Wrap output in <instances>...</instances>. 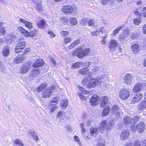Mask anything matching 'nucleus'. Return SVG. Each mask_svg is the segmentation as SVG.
Masks as SVG:
<instances>
[{
    "label": "nucleus",
    "mask_w": 146,
    "mask_h": 146,
    "mask_svg": "<svg viewBox=\"0 0 146 146\" xmlns=\"http://www.w3.org/2000/svg\"><path fill=\"white\" fill-rule=\"evenodd\" d=\"M132 121V119L130 117H126L124 119V122L125 125H127L130 124Z\"/></svg>",
    "instance_id": "72a5a7b5"
},
{
    "label": "nucleus",
    "mask_w": 146,
    "mask_h": 146,
    "mask_svg": "<svg viewBox=\"0 0 146 146\" xmlns=\"http://www.w3.org/2000/svg\"><path fill=\"white\" fill-rule=\"evenodd\" d=\"M5 42L7 44H9L13 42L16 39L15 35H8L7 37Z\"/></svg>",
    "instance_id": "aec40b11"
},
{
    "label": "nucleus",
    "mask_w": 146,
    "mask_h": 146,
    "mask_svg": "<svg viewBox=\"0 0 146 146\" xmlns=\"http://www.w3.org/2000/svg\"><path fill=\"white\" fill-rule=\"evenodd\" d=\"M113 124L109 122L108 123L106 120H103L102 121L100 124L99 129L101 130H104L106 129L109 130L111 129L113 126Z\"/></svg>",
    "instance_id": "20e7f679"
},
{
    "label": "nucleus",
    "mask_w": 146,
    "mask_h": 146,
    "mask_svg": "<svg viewBox=\"0 0 146 146\" xmlns=\"http://www.w3.org/2000/svg\"><path fill=\"white\" fill-rule=\"evenodd\" d=\"M89 72V69L87 68H83L82 69H79L78 72L80 74L83 75L86 74Z\"/></svg>",
    "instance_id": "bb28decb"
},
{
    "label": "nucleus",
    "mask_w": 146,
    "mask_h": 146,
    "mask_svg": "<svg viewBox=\"0 0 146 146\" xmlns=\"http://www.w3.org/2000/svg\"><path fill=\"white\" fill-rule=\"evenodd\" d=\"M142 31L143 33L146 34V24L143 26L142 29Z\"/></svg>",
    "instance_id": "e2e57ef3"
},
{
    "label": "nucleus",
    "mask_w": 146,
    "mask_h": 146,
    "mask_svg": "<svg viewBox=\"0 0 146 146\" xmlns=\"http://www.w3.org/2000/svg\"><path fill=\"white\" fill-rule=\"evenodd\" d=\"M112 113L116 117L120 116L122 113L121 110L117 105H113L111 108Z\"/></svg>",
    "instance_id": "423d86ee"
},
{
    "label": "nucleus",
    "mask_w": 146,
    "mask_h": 146,
    "mask_svg": "<svg viewBox=\"0 0 146 146\" xmlns=\"http://www.w3.org/2000/svg\"><path fill=\"white\" fill-rule=\"evenodd\" d=\"M90 52V49L88 48L82 49L81 48L76 49L72 53V55L74 56L77 55L79 58H81L86 56L89 54Z\"/></svg>",
    "instance_id": "f03ea898"
},
{
    "label": "nucleus",
    "mask_w": 146,
    "mask_h": 146,
    "mask_svg": "<svg viewBox=\"0 0 146 146\" xmlns=\"http://www.w3.org/2000/svg\"><path fill=\"white\" fill-rule=\"evenodd\" d=\"M6 33L5 29L4 28L0 29V34L4 35Z\"/></svg>",
    "instance_id": "680f3d73"
},
{
    "label": "nucleus",
    "mask_w": 146,
    "mask_h": 146,
    "mask_svg": "<svg viewBox=\"0 0 146 146\" xmlns=\"http://www.w3.org/2000/svg\"><path fill=\"white\" fill-rule=\"evenodd\" d=\"M59 100V98L58 97H56L53 98L51 100V102L53 103H57Z\"/></svg>",
    "instance_id": "603ef678"
},
{
    "label": "nucleus",
    "mask_w": 146,
    "mask_h": 146,
    "mask_svg": "<svg viewBox=\"0 0 146 146\" xmlns=\"http://www.w3.org/2000/svg\"><path fill=\"white\" fill-rule=\"evenodd\" d=\"M65 114V113L63 111H60L58 113L57 116L59 117H61L63 116Z\"/></svg>",
    "instance_id": "09e8293b"
},
{
    "label": "nucleus",
    "mask_w": 146,
    "mask_h": 146,
    "mask_svg": "<svg viewBox=\"0 0 146 146\" xmlns=\"http://www.w3.org/2000/svg\"><path fill=\"white\" fill-rule=\"evenodd\" d=\"M31 63L28 62L25 64L20 68V72L22 74H25L27 73L31 68Z\"/></svg>",
    "instance_id": "0eeeda50"
},
{
    "label": "nucleus",
    "mask_w": 146,
    "mask_h": 146,
    "mask_svg": "<svg viewBox=\"0 0 146 146\" xmlns=\"http://www.w3.org/2000/svg\"><path fill=\"white\" fill-rule=\"evenodd\" d=\"M69 34V32L67 31H62L60 33L61 36L63 37L67 36Z\"/></svg>",
    "instance_id": "a18cd8bd"
},
{
    "label": "nucleus",
    "mask_w": 146,
    "mask_h": 146,
    "mask_svg": "<svg viewBox=\"0 0 146 146\" xmlns=\"http://www.w3.org/2000/svg\"><path fill=\"white\" fill-rule=\"evenodd\" d=\"M121 27H117L114 31L113 33V35H115L116 34L119 32V31L121 30Z\"/></svg>",
    "instance_id": "de8ad7c7"
},
{
    "label": "nucleus",
    "mask_w": 146,
    "mask_h": 146,
    "mask_svg": "<svg viewBox=\"0 0 146 146\" xmlns=\"http://www.w3.org/2000/svg\"><path fill=\"white\" fill-rule=\"evenodd\" d=\"M40 71L39 69H35L30 72V76H36L40 74Z\"/></svg>",
    "instance_id": "f704fd0d"
},
{
    "label": "nucleus",
    "mask_w": 146,
    "mask_h": 146,
    "mask_svg": "<svg viewBox=\"0 0 146 146\" xmlns=\"http://www.w3.org/2000/svg\"><path fill=\"white\" fill-rule=\"evenodd\" d=\"M129 131L127 129L123 130L121 132L120 136V139H126L129 136Z\"/></svg>",
    "instance_id": "6ab92c4d"
},
{
    "label": "nucleus",
    "mask_w": 146,
    "mask_h": 146,
    "mask_svg": "<svg viewBox=\"0 0 146 146\" xmlns=\"http://www.w3.org/2000/svg\"><path fill=\"white\" fill-rule=\"evenodd\" d=\"M140 117L139 116H135L133 117V120L135 121H138L139 120Z\"/></svg>",
    "instance_id": "338daca9"
},
{
    "label": "nucleus",
    "mask_w": 146,
    "mask_h": 146,
    "mask_svg": "<svg viewBox=\"0 0 146 146\" xmlns=\"http://www.w3.org/2000/svg\"><path fill=\"white\" fill-rule=\"evenodd\" d=\"M100 100L99 97L96 94L94 95L90 100V102L91 104L93 106L97 105Z\"/></svg>",
    "instance_id": "9b49d317"
},
{
    "label": "nucleus",
    "mask_w": 146,
    "mask_h": 146,
    "mask_svg": "<svg viewBox=\"0 0 146 146\" xmlns=\"http://www.w3.org/2000/svg\"><path fill=\"white\" fill-rule=\"evenodd\" d=\"M81 66H82L81 62H77L76 63L72 64L71 67L72 68H79Z\"/></svg>",
    "instance_id": "e433bc0d"
},
{
    "label": "nucleus",
    "mask_w": 146,
    "mask_h": 146,
    "mask_svg": "<svg viewBox=\"0 0 146 146\" xmlns=\"http://www.w3.org/2000/svg\"><path fill=\"white\" fill-rule=\"evenodd\" d=\"M110 107L109 106H107L104 109L102 112V115L106 116L109 113L110 111Z\"/></svg>",
    "instance_id": "cd10ccee"
},
{
    "label": "nucleus",
    "mask_w": 146,
    "mask_h": 146,
    "mask_svg": "<svg viewBox=\"0 0 146 146\" xmlns=\"http://www.w3.org/2000/svg\"><path fill=\"white\" fill-rule=\"evenodd\" d=\"M81 65L83 66H89L91 64V62H81Z\"/></svg>",
    "instance_id": "8fccbe9b"
},
{
    "label": "nucleus",
    "mask_w": 146,
    "mask_h": 146,
    "mask_svg": "<svg viewBox=\"0 0 146 146\" xmlns=\"http://www.w3.org/2000/svg\"><path fill=\"white\" fill-rule=\"evenodd\" d=\"M36 5V9L38 11H40L42 9V6L41 4H35Z\"/></svg>",
    "instance_id": "5fc2aeb1"
},
{
    "label": "nucleus",
    "mask_w": 146,
    "mask_h": 146,
    "mask_svg": "<svg viewBox=\"0 0 146 146\" xmlns=\"http://www.w3.org/2000/svg\"><path fill=\"white\" fill-rule=\"evenodd\" d=\"M53 87H50L45 90L41 94L42 97L45 98H49L51 94Z\"/></svg>",
    "instance_id": "9d476101"
},
{
    "label": "nucleus",
    "mask_w": 146,
    "mask_h": 146,
    "mask_svg": "<svg viewBox=\"0 0 146 146\" xmlns=\"http://www.w3.org/2000/svg\"><path fill=\"white\" fill-rule=\"evenodd\" d=\"M85 123H83L82 124H80V125L81 126V128H82V132L83 133H84V132L86 131V130L84 128V124Z\"/></svg>",
    "instance_id": "69168bd1"
},
{
    "label": "nucleus",
    "mask_w": 146,
    "mask_h": 146,
    "mask_svg": "<svg viewBox=\"0 0 146 146\" xmlns=\"http://www.w3.org/2000/svg\"><path fill=\"white\" fill-rule=\"evenodd\" d=\"M5 68L3 63L0 62V70L2 72L5 73Z\"/></svg>",
    "instance_id": "79ce46f5"
},
{
    "label": "nucleus",
    "mask_w": 146,
    "mask_h": 146,
    "mask_svg": "<svg viewBox=\"0 0 146 146\" xmlns=\"http://www.w3.org/2000/svg\"><path fill=\"white\" fill-rule=\"evenodd\" d=\"M131 49L134 53H137L139 51V46L137 44H133L131 46Z\"/></svg>",
    "instance_id": "393cba45"
},
{
    "label": "nucleus",
    "mask_w": 146,
    "mask_h": 146,
    "mask_svg": "<svg viewBox=\"0 0 146 146\" xmlns=\"http://www.w3.org/2000/svg\"><path fill=\"white\" fill-rule=\"evenodd\" d=\"M33 3L35 4H41V0H32Z\"/></svg>",
    "instance_id": "bf43d9fd"
},
{
    "label": "nucleus",
    "mask_w": 146,
    "mask_h": 146,
    "mask_svg": "<svg viewBox=\"0 0 146 146\" xmlns=\"http://www.w3.org/2000/svg\"><path fill=\"white\" fill-rule=\"evenodd\" d=\"M64 43L66 44L67 43L70 42L71 41V39L70 38H66L64 39Z\"/></svg>",
    "instance_id": "6e6d98bb"
},
{
    "label": "nucleus",
    "mask_w": 146,
    "mask_h": 146,
    "mask_svg": "<svg viewBox=\"0 0 146 146\" xmlns=\"http://www.w3.org/2000/svg\"><path fill=\"white\" fill-rule=\"evenodd\" d=\"M88 25L90 26H92L94 25L95 23V21L94 19H91L89 20L88 21Z\"/></svg>",
    "instance_id": "864d4df0"
},
{
    "label": "nucleus",
    "mask_w": 146,
    "mask_h": 146,
    "mask_svg": "<svg viewBox=\"0 0 146 146\" xmlns=\"http://www.w3.org/2000/svg\"><path fill=\"white\" fill-rule=\"evenodd\" d=\"M92 72L95 74H98L100 72V67H95L92 68Z\"/></svg>",
    "instance_id": "c9c22d12"
},
{
    "label": "nucleus",
    "mask_w": 146,
    "mask_h": 146,
    "mask_svg": "<svg viewBox=\"0 0 146 146\" xmlns=\"http://www.w3.org/2000/svg\"><path fill=\"white\" fill-rule=\"evenodd\" d=\"M24 59V57L23 56L19 55L17 57L15 58L14 59V61L16 63H20L22 62Z\"/></svg>",
    "instance_id": "7c9ffc66"
},
{
    "label": "nucleus",
    "mask_w": 146,
    "mask_h": 146,
    "mask_svg": "<svg viewBox=\"0 0 146 146\" xmlns=\"http://www.w3.org/2000/svg\"><path fill=\"white\" fill-rule=\"evenodd\" d=\"M10 53L9 48V46H5L3 49L2 54L3 56L6 57L8 56Z\"/></svg>",
    "instance_id": "b1692460"
},
{
    "label": "nucleus",
    "mask_w": 146,
    "mask_h": 146,
    "mask_svg": "<svg viewBox=\"0 0 146 146\" xmlns=\"http://www.w3.org/2000/svg\"><path fill=\"white\" fill-rule=\"evenodd\" d=\"M32 137L36 141H38V137L37 134L35 132H33L32 133Z\"/></svg>",
    "instance_id": "49530a36"
},
{
    "label": "nucleus",
    "mask_w": 146,
    "mask_h": 146,
    "mask_svg": "<svg viewBox=\"0 0 146 146\" xmlns=\"http://www.w3.org/2000/svg\"><path fill=\"white\" fill-rule=\"evenodd\" d=\"M133 81V77L130 74H127L124 78V82L127 85L131 84Z\"/></svg>",
    "instance_id": "1a4fd4ad"
},
{
    "label": "nucleus",
    "mask_w": 146,
    "mask_h": 146,
    "mask_svg": "<svg viewBox=\"0 0 146 146\" xmlns=\"http://www.w3.org/2000/svg\"><path fill=\"white\" fill-rule=\"evenodd\" d=\"M89 78H84L82 81V84L85 86L88 85L89 87H93L97 85H100L104 81V78L101 75H99L95 79L89 81Z\"/></svg>",
    "instance_id": "f257e3e1"
},
{
    "label": "nucleus",
    "mask_w": 146,
    "mask_h": 146,
    "mask_svg": "<svg viewBox=\"0 0 146 146\" xmlns=\"http://www.w3.org/2000/svg\"><path fill=\"white\" fill-rule=\"evenodd\" d=\"M143 86L142 84L139 83L136 84L134 87L133 91L135 92H139L143 89Z\"/></svg>",
    "instance_id": "4be33fe9"
},
{
    "label": "nucleus",
    "mask_w": 146,
    "mask_h": 146,
    "mask_svg": "<svg viewBox=\"0 0 146 146\" xmlns=\"http://www.w3.org/2000/svg\"><path fill=\"white\" fill-rule=\"evenodd\" d=\"M47 87L46 84L43 83L36 89V91L38 93L42 92Z\"/></svg>",
    "instance_id": "a878e982"
},
{
    "label": "nucleus",
    "mask_w": 146,
    "mask_h": 146,
    "mask_svg": "<svg viewBox=\"0 0 146 146\" xmlns=\"http://www.w3.org/2000/svg\"><path fill=\"white\" fill-rule=\"evenodd\" d=\"M109 47L111 51H114L116 48L117 45V41L115 39H112L110 41Z\"/></svg>",
    "instance_id": "ddd939ff"
},
{
    "label": "nucleus",
    "mask_w": 146,
    "mask_h": 146,
    "mask_svg": "<svg viewBox=\"0 0 146 146\" xmlns=\"http://www.w3.org/2000/svg\"><path fill=\"white\" fill-rule=\"evenodd\" d=\"M133 24L135 25L138 26L141 22V19L139 18L134 19L133 21Z\"/></svg>",
    "instance_id": "4c0bfd02"
},
{
    "label": "nucleus",
    "mask_w": 146,
    "mask_h": 146,
    "mask_svg": "<svg viewBox=\"0 0 146 146\" xmlns=\"http://www.w3.org/2000/svg\"><path fill=\"white\" fill-rule=\"evenodd\" d=\"M97 143L96 146H104L105 141L102 137H100L97 139Z\"/></svg>",
    "instance_id": "5701e85b"
},
{
    "label": "nucleus",
    "mask_w": 146,
    "mask_h": 146,
    "mask_svg": "<svg viewBox=\"0 0 146 146\" xmlns=\"http://www.w3.org/2000/svg\"><path fill=\"white\" fill-rule=\"evenodd\" d=\"M100 106L103 107L108 104L109 100V98L107 96H104L100 98Z\"/></svg>",
    "instance_id": "f8f14e48"
},
{
    "label": "nucleus",
    "mask_w": 146,
    "mask_h": 146,
    "mask_svg": "<svg viewBox=\"0 0 146 146\" xmlns=\"http://www.w3.org/2000/svg\"><path fill=\"white\" fill-rule=\"evenodd\" d=\"M25 25L26 27L29 29L33 27L31 23L27 21L25 23Z\"/></svg>",
    "instance_id": "3c124183"
},
{
    "label": "nucleus",
    "mask_w": 146,
    "mask_h": 146,
    "mask_svg": "<svg viewBox=\"0 0 146 146\" xmlns=\"http://www.w3.org/2000/svg\"><path fill=\"white\" fill-rule=\"evenodd\" d=\"M50 87H53L52 91L55 90L56 91L58 92L60 91V89L59 88V87L57 85L53 84L52 85V86H50Z\"/></svg>",
    "instance_id": "c03bdc74"
},
{
    "label": "nucleus",
    "mask_w": 146,
    "mask_h": 146,
    "mask_svg": "<svg viewBox=\"0 0 146 146\" xmlns=\"http://www.w3.org/2000/svg\"><path fill=\"white\" fill-rule=\"evenodd\" d=\"M57 108V106L55 104H51L46 107V110L49 114H50L56 110Z\"/></svg>",
    "instance_id": "4468645a"
},
{
    "label": "nucleus",
    "mask_w": 146,
    "mask_h": 146,
    "mask_svg": "<svg viewBox=\"0 0 146 146\" xmlns=\"http://www.w3.org/2000/svg\"><path fill=\"white\" fill-rule=\"evenodd\" d=\"M119 95L120 98L123 100H126L129 97L130 92L127 89L122 88L120 90Z\"/></svg>",
    "instance_id": "39448f33"
},
{
    "label": "nucleus",
    "mask_w": 146,
    "mask_h": 146,
    "mask_svg": "<svg viewBox=\"0 0 146 146\" xmlns=\"http://www.w3.org/2000/svg\"><path fill=\"white\" fill-rule=\"evenodd\" d=\"M70 24L72 25H75L77 23L76 19L74 17H71L70 19Z\"/></svg>",
    "instance_id": "58836bf2"
},
{
    "label": "nucleus",
    "mask_w": 146,
    "mask_h": 146,
    "mask_svg": "<svg viewBox=\"0 0 146 146\" xmlns=\"http://www.w3.org/2000/svg\"><path fill=\"white\" fill-rule=\"evenodd\" d=\"M142 97L141 94L138 93L131 100V102L136 104L140 101Z\"/></svg>",
    "instance_id": "dca6fc26"
},
{
    "label": "nucleus",
    "mask_w": 146,
    "mask_h": 146,
    "mask_svg": "<svg viewBox=\"0 0 146 146\" xmlns=\"http://www.w3.org/2000/svg\"><path fill=\"white\" fill-rule=\"evenodd\" d=\"M75 46V45L73 42H72L70 44V45H69L68 47H66L65 48L66 50V51H68L69 50L72 49Z\"/></svg>",
    "instance_id": "37998d69"
},
{
    "label": "nucleus",
    "mask_w": 146,
    "mask_h": 146,
    "mask_svg": "<svg viewBox=\"0 0 146 146\" xmlns=\"http://www.w3.org/2000/svg\"><path fill=\"white\" fill-rule=\"evenodd\" d=\"M48 34L50 35V37L51 38H53L55 36V35L54 34V33L51 31H48Z\"/></svg>",
    "instance_id": "4d7b16f0"
},
{
    "label": "nucleus",
    "mask_w": 146,
    "mask_h": 146,
    "mask_svg": "<svg viewBox=\"0 0 146 146\" xmlns=\"http://www.w3.org/2000/svg\"><path fill=\"white\" fill-rule=\"evenodd\" d=\"M130 31L129 29L127 28H125L123 30V33L120 35L119 38L121 40H124L126 37H128L130 34Z\"/></svg>",
    "instance_id": "f3484780"
},
{
    "label": "nucleus",
    "mask_w": 146,
    "mask_h": 146,
    "mask_svg": "<svg viewBox=\"0 0 146 146\" xmlns=\"http://www.w3.org/2000/svg\"><path fill=\"white\" fill-rule=\"evenodd\" d=\"M100 33V31H96L95 32H92L91 33V34L93 36H97L98 35V34Z\"/></svg>",
    "instance_id": "0e129e2a"
},
{
    "label": "nucleus",
    "mask_w": 146,
    "mask_h": 146,
    "mask_svg": "<svg viewBox=\"0 0 146 146\" xmlns=\"http://www.w3.org/2000/svg\"><path fill=\"white\" fill-rule=\"evenodd\" d=\"M18 30L20 32L22 33L24 36L26 37V36H28L27 33V31L24 29L21 26H19L17 27Z\"/></svg>",
    "instance_id": "c756f323"
},
{
    "label": "nucleus",
    "mask_w": 146,
    "mask_h": 146,
    "mask_svg": "<svg viewBox=\"0 0 146 146\" xmlns=\"http://www.w3.org/2000/svg\"><path fill=\"white\" fill-rule=\"evenodd\" d=\"M138 108L139 110L143 109L146 108V100L143 101L139 105Z\"/></svg>",
    "instance_id": "2f4dec72"
},
{
    "label": "nucleus",
    "mask_w": 146,
    "mask_h": 146,
    "mask_svg": "<svg viewBox=\"0 0 146 146\" xmlns=\"http://www.w3.org/2000/svg\"><path fill=\"white\" fill-rule=\"evenodd\" d=\"M140 142L137 140L135 141L133 143L134 146H140Z\"/></svg>",
    "instance_id": "13d9d810"
},
{
    "label": "nucleus",
    "mask_w": 146,
    "mask_h": 146,
    "mask_svg": "<svg viewBox=\"0 0 146 146\" xmlns=\"http://www.w3.org/2000/svg\"><path fill=\"white\" fill-rule=\"evenodd\" d=\"M62 12L66 13H71L73 11L72 7L70 5H67L63 6L62 9Z\"/></svg>",
    "instance_id": "2eb2a0df"
},
{
    "label": "nucleus",
    "mask_w": 146,
    "mask_h": 146,
    "mask_svg": "<svg viewBox=\"0 0 146 146\" xmlns=\"http://www.w3.org/2000/svg\"><path fill=\"white\" fill-rule=\"evenodd\" d=\"M142 14L144 17H146V7H144L143 8Z\"/></svg>",
    "instance_id": "052dcab7"
},
{
    "label": "nucleus",
    "mask_w": 146,
    "mask_h": 146,
    "mask_svg": "<svg viewBox=\"0 0 146 146\" xmlns=\"http://www.w3.org/2000/svg\"><path fill=\"white\" fill-rule=\"evenodd\" d=\"M38 28L43 29L45 27L48 25L46 22L43 19H41L39 22L36 23Z\"/></svg>",
    "instance_id": "a211bd4d"
},
{
    "label": "nucleus",
    "mask_w": 146,
    "mask_h": 146,
    "mask_svg": "<svg viewBox=\"0 0 146 146\" xmlns=\"http://www.w3.org/2000/svg\"><path fill=\"white\" fill-rule=\"evenodd\" d=\"M42 60L41 59H37L36 61L34 62L33 65V67L34 68H37L41 66L43 64Z\"/></svg>",
    "instance_id": "412c9836"
},
{
    "label": "nucleus",
    "mask_w": 146,
    "mask_h": 146,
    "mask_svg": "<svg viewBox=\"0 0 146 146\" xmlns=\"http://www.w3.org/2000/svg\"><path fill=\"white\" fill-rule=\"evenodd\" d=\"M98 131V129L97 128L92 127L90 129V133L92 135H94V134L97 132Z\"/></svg>",
    "instance_id": "ea45409f"
},
{
    "label": "nucleus",
    "mask_w": 146,
    "mask_h": 146,
    "mask_svg": "<svg viewBox=\"0 0 146 146\" xmlns=\"http://www.w3.org/2000/svg\"><path fill=\"white\" fill-rule=\"evenodd\" d=\"M15 146H23V145L21 141L19 139L16 140L15 141Z\"/></svg>",
    "instance_id": "a19ab883"
},
{
    "label": "nucleus",
    "mask_w": 146,
    "mask_h": 146,
    "mask_svg": "<svg viewBox=\"0 0 146 146\" xmlns=\"http://www.w3.org/2000/svg\"><path fill=\"white\" fill-rule=\"evenodd\" d=\"M26 44L25 42L20 40L15 47V52L17 53L21 52V50L25 48Z\"/></svg>",
    "instance_id": "6e6552de"
},
{
    "label": "nucleus",
    "mask_w": 146,
    "mask_h": 146,
    "mask_svg": "<svg viewBox=\"0 0 146 146\" xmlns=\"http://www.w3.org/2000/svg\"><path fill=\"white\" fill-rule=\"evenodd\" d=\"M145 127V124L144 122L141 121L136 126H135V123H133L131 127V130L133 131H135L136 130H137L139 133H142L144 131Z\"/></svg>",
    "instance_id": "7ed1b4c3"
},
{
    "label": "nucleus",
    "mask_w": 146,
    "mask_h": 146,
    "mask_svg": "<svg viewBox=\"0 0 146 146\" xmlns=\"http://www.w3.org/2000/svg\"><path fill=\"white\" fill-rule=\"evenodd\" d=\"M80 42V40L79 39H77L76 40H75L74 42H73L75 46L78 45Z\"/></svg>",
    "instance_id": "774afa93"
},
{
    "label": "nucleus",
    "mask_w": 146,
    "mask_h": 146,
    "mask_svg": "<svg viewBox=\"0 0 146 146\" xmlns=\"http://www.w3.org/2000/svg\"><path fill=\"white\" fill-rule=\"evenodd\" d=\"M38 31V30L36 29L35 30H34V31H32L29 33L27 31V35L28 36H26V37H28L30 36H32L36 35Z\"/></svg>",
    "instance_id": "473e14b6"
},
{
    "label": "nucleus",
    "mask_w": 146,
    "mask_h": 146,
    "mask_svg": "<svg viewBox=\"0 0 146 146\" xmlns=\"http://www.w3.org/2000/svg\"><path fill=\"white\" fill-rule=\"evenodd\" d=\"M68 104V100L66 99L61 101L60 105L62 108L65 109L67 106Z\"/></svg>",
    "instance_id": "c85d7f7f"
}]
</instances>
